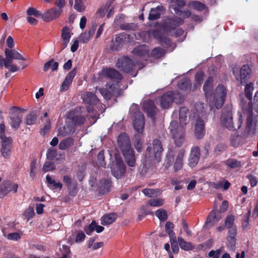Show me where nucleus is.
<instances>
[{
    "instance_id": "obj_40",
    "label": "nucleus",
    "mask_w": 258,
    "mask_h": 258,
    "mask_svg": "<svg viewBox=\"0 0 258 258\" xmlns=\"http://www.w3.org/2000/svg\"><path fill=\"white\" fill-rule=\"evenodd\" d=\"M132 53L138 56H143L148 54L149 50L146 46L140 45L134 48Z\"/></svg>"
},
{
    "instance_id": "obj_58",
    "label": "nucleus",
    "mask_w": 258,
    "mask_h": 258,
    "mask_svg": "<svg viewBox=\"0 0 258 258\" xmlns=\"http://www.w3.org/2000/svg\"><path fill=\"white\" fill-rule=\"evenodd\" d=\"M55 164L53 162L47 161L44 164L42 167V171L44 172L55 169Z\"/></svg>"
},
{
    "instance_id": "obj_34",
    "label": "nucleus",
    "mask_w": 258,
    "mask_h": 258,
    "mask_svg": "<svg viewBox=\"0 0 258 258\" xmlns=\"http://www.w3.org/2000/svg\"><path fill=\"white\" fill-rule=\"evenodd\" d=\"M46 181L47 186L53 190L57 189L60 190L62 188V184L60 181L56 182L48 174L46 176Z\"/></svg>"
},
{
    "instance_id": "obj_4",
    "label": "nucleus",
    "mask_w": 258,
    "mask_h": 258,
    "mask_svg": "<svg viewBox=\"0 0 258 258\" xmlns=\"http://www.w3.org/2000/svg\"><path fill=\"white\" fill-rule=\"evenodd\" d=\"M5 58L0 55V56L2 58L1 61L4 67L9 69L10 72H16L19 70V68L16 64H12L14 59L26 60L25 57L13 48H5Z\"/></svg>"
},
{
    "instance_id": "obj_22",
    "label": "nucleus",
    "mask_w": 258,
    "mask_h": 258,
    "mask_svg": "<svg viewBox=\"0 0 258 258\" xmlns=\"http://www.w3.org/2000/svg\"><path fill=\"white\" fill-rule=\"evenodd\" d=\"M205 135V122L202 119H198L195 127V135L197 139H202Z\"/></svg>"
},
{
    "instance_id": "obj_57",
    "label": "nucleus",
    "mask_w": 258,
    "mask_h": 258,
    "mask_svg": "<svg viewBox=\"0 0 258 258\" xmlns=\"http://www.w3.org/2000/svg\"><path fill=\"white\" fill-rule=\"evenodd\" d=\"M137 27V24L134 23H123L120 25V29L123 30H135Z\"/></svg>"
},
{
    "instance_id": "obj_14",
    "label": "nucleus",
    "mask_w": 258,
    "mask_h": 258,
    "mask_svg": "<svg viewBox=\"0 0 258 258\" xmlns=\"http://www.w3.org/2000/svg\"><path fill=\"white\" fill-rule=\"evenodd\" d=\"M127 35L123 33H120L115 36V39L112 40L110 44V48L114 51H118L123 46L126 41Z\"/></svg>"
},
{
    "instance_id": "obj_1",
    "label": "nucleus",
    "mask_w": 258,
    "mask_h": 258,
    "mask_svg": "<svg viewBox=\"0 0 258 258\" xmlns=\"http://www.w3.org/2000/svg\"><path fill=\"white\" fill-rule=\"evenodd\" d=\"M213 88V77L209 76L203 86V91L205 97L209 100V104L211 108L215 107L219 109L221 108L225 102L226 97V89L221 84L218 85L212 93Z\"/></svg>"
},
{
    "instance_id": "obj_16",
    "label": "nucleus",
    "mask_w": 258,
    "mask_h": 258,
    "mask_svg": "<svg viewBox=\"0 0 258 258\" xmlns=\"http://www.w3.org/2000/svg\"><path fill=\"white\" fill-rule=\"evenodd\" d=\"M143 108L148 117L152 119H155L157 113V107L153 101L151 100L145 101L143 103Z\"/></svg>"
},
{
    "instance_id": "obj_56",
    "label": "nucleus",
    "mask_w": 258,
    "mask_h": 258,
    "mask_svg": "<svg viewBox=\"0 0 258 258\" xmlns=\"http://www.w3.org/2000/svg\"><path fill=\"white\" fill-rule=\"evenodd\" d=\"M99 93L103 96L106 100L111 99L112 93L106 88H100L98 89Z\"/></svg>"
},
{
    "instance_id": "obj_46",
    "label": "nucleus",
    "mask_w": 258,
    "mask_h": 258,
    "mask_svg": "<svg viewBox=\"0 0 258 258\" xmlns=\"http://www.w3.org/2000/svg\"><path fill=\"white\" fill-rule=\"evenodd\" d=\"M171 93L170 95L171 96L172 100H173V103L174 102L176 104H181L184 100V96L178 91H169Z\"/></svg>"
},
{
    "instance_id": "obj_38",
    "label": "nucleus",
    "mask_w": 258,
    "mask_h": 258,
    "mask_svg": "<svg viewBox=\"0 0 258 258\" xmlns=\"http://www.w3.org/2000/svg\"><path fill=\"white\" fill-rule=\"evenodd\" d=\"M177 86L181 90L188 91L190 90L191 83L189 79L183 78L178 81Z\"/></svg>"
},
{
    "instance_id": "obj_8",
    "label": "nucleus",
    "mask_w": 258,
    "mask_h": 258,
    "mask_svg": "<svg viewBox=\"0 0 258 258\" xmlns=\"http://www.w3.org/2000/svg\"><path fill=\"white\" fill-rule=\"evenodd\" d=\"M81 107H76L71 110L68 113V117L75 125H83L86 120V116L82 114Z\"/></svg>"
},
{
    "instance_id": "obj_48",
    "label": "nucleus",
    "mask_w": 258,
    "mask_h": 258,
    "mask_svg": "<svg viewBox=\"0 0 258 258\" xmlns=\"http://www.w3.org/2000/svg\"><path fill=\"white\" fill-rule=\"evenodd\" d=\"M243 137L238 135H234L231 136L230 143L234 147H237L244 143Z\"/></svg>"
},
{
    "instance_id": "obj_21",
    "label": "nucleus",
    "mask_w": 258,
    "mask_h": 258,
    "mask_svg": "<svg viewBox=\"0 0 258 258\" xmlns=\"http://www.w3.org/2000/svg\"><path fill=\"white\" fill-rule=\"evenodd\" d=\"M221 216L217 210H213L208 215L205 226L212 227L218 222L221 219Z\"/></svg>"
},
{
    "instance_id": "obj_24",
    "label": "nucleus",
    "mask_w": 258,
    "mask_h": 258,
    "mask_svg": "<svg viewBox=\"0 0 258 258\" xmlns=\"http://www.w3.org/2000/svg\"><path fill=\"white\" fill-rule=\"evenodd\" d=\"M125 162L130 167H135L136 165V158L134 151L132 148L122 152Z\"/></svg>"
},
{
    "instance_id": "obj_17",
    "label": "nucleus",
    "mask_w": 258,
    "mask_h": 258,
    "mask_svg": "<svg viewBox=\"0 0 258 258\" xmlns=\"http://www.w3.org/2000/svg\"><path fill=\"white\" fill-rule=\"evenodd\" d=\"M239 73L240 84L243 85L247 83L249 80L251 76V70L249 65L244 64L241 67Z\"/></svg>"
},
{
    "instance_id": "obj_41",
    "label": "nucleus",
    "mask_w": 258,
    "mask_h": 258,
    "mask_svg": "<svg viewBox=\"0 0 258 258\" xmlns=\"http://www.w3.org/2000/svg\"><path fill=\"white\" fill-rule=\"evenodd\" d=\"M254 89L253 87V83L252 82H249V83H247L245 85L244 88V94L246 98L249 100V103L252 104V91Z\"/></svg>"
},
{
    "instance_id": "obj_64",
    "label": "nucleus",
    "mask_w": 258,
    "mask_h": 258,
    "mask_svg": "<svg viewBox=\"0 0 258 258\" xmlns=\"http://www.w3.org/2000/svg\"><path fill=\"white\" fill-rule=\"evenodd\" d=\"M34 215V209L32 207H29L23 213V215L28 220L33 218Z\"/></svg>"
},
{
    "instance_id": "obj_7",
    "label": "nucleus",
    "mask_w": 258,
    "mask_h": 258,
    "mask_svg": "<svg viewBox=\"0 0 258 258\" xmlns=\"http://www.w3.org/2000/svg\"><path fill=\"white\" fill-rule=\"evenodd\" d=\"M183 23L184 20L182 18L174 16L172 18L166 19L162 24V28L163 30L166 32H171Z\"/></svg>"
},
{
    "instance_id": "obj_47",
    "label": "nucleus",
    "mask_w": 258,
    "mask_h": 258,
    "mask_svg": "<svg viewBox=\"0 0 258 258\" xmlns=\"http://www.w3.org/2000/svg\"><path fill=\"white\" fill-rule=\"evenodd\" d=\"M58 67V63L54 61L53 59H51L46 62L43 67V71L46 72L49 69H50L51 71L53 72L56 71Z\"/></svg>"
},
{
    "instance_id": "obj_12",
    "label": "nucleus",
    "mask_w": 258,
    "mask_h": 258,
    "mask_svg": "<svg viewBox=\"0 0 258 258\" xmlns=\"http://www.w3.org/2000/svg\"><path fill=\"white\" fill-rule=\"evenodd\" d=\"M200 147L198 146H193L191 148L188 159V164L190 167H194L198 164L200 160Z\"/></svg>"
},
{
    "instance_id": "obj_62",
    "label": "nucleus",
    "mask_w": 258,
    "mask_h": 258,
    "mask_svg": "<svg viewBox=\"0 0 258 258\" xmlns=\"http://www.w3.org/2000/svg\"><path fill=\"white\" fill-rule=\"evenodd\" d=\"M104 159V151L102 150L100 151L97 155V160L100 165L102 167L105 168L106 164L105 162Z\"/></svg>"
},
{
    "instance_id": "obj_18",
    "label": "nucleus",
    "mask_w": 258,
    "mask_h": 258,
    "mask_svg": "<svg viewBox=\"0 0 258 258\" xmlns=\"http://www.w3.org/2000/svg\"><path fill=\"white\" fill-rule=\"evenodd\" d=\"M117 144L121 152L132 148L130 138L125 134L118 136Z\"/></svg>"
},
{
    "instance_id": "obj_61",
    "label": "nucleus",
    "mask_w": 258,
    "mask_h": 258,
    "mask_svg": "<svg viewBox=\"0 0 258 258\" xmlns=\"http://www.w3.org/2000/svg\"><path fill=\"white\" fill-rule=\"evenodd\" d=\"M74 8L79 12H82L85 10V6L82 0H75Z\"/></svg>"
},
{
    "instance_id": "obj_10",
    "label": "nucleus",
    "mask_w": 258,
    "mask_h": 258,
    "mask_svg": "<svg viewBox=\"0 0 258 258\" xmlns=\"http://www.w3.org/2000/svg\"><path fill=\"white\" fill-rule=\"evenodd\" d=\"M134 113L135 119L134 121V127L135 130L141 134L144 129L145 124V117L144 114L140 112L138 107H136L132 111Z\"/></svg>"
},
{
    "instance_id": "obj_49",
    "label": "nucleus",
    "mask_w": 258,
    "mask_h": 258,
    "mask_svg": "<svg viewBox=\"0 0 258 258\" xmlns=\"http://www.w3.org/2000/svg\"><path fill=\"white\" fill-rule=\"evenodd\" d=\"M165 54V51L160 47L154 48L151 52V56L155 59L160 58L164 56Z\"/></svg>"
},
{
    "instance_id": "obj_31",
    "label": "nucleus",
    "mask_w": 258,
    "mask_h": 258,
    "mask_svg": "<svg viewBox=\"0 0 258 258\" xmlns=\"http://www.w3.org/2000/svg\"><path fill=\"white\" fill-rule=\"evenodd\" d=\"M76 75V69L74 68L69 73L61 85V90H67Z\"/></svg>"
},
{
    "instance_id": "obj_20",
    "label": "nucleus",
    "mask_w": 258,
    "mask_h": 258,
    "mask_svg": "<svg viewBox=\"0 0 258 258\" xmlns=\"http://www.w3.org/2000/svg\"><path fill=\"white\" fill-rule=\"evenodd\" d=\"M62 13L60 10L54 7L44 13L42 19L45 22H50L57 18Z\"/></svg>"
},
{
    "instance_id": "obj_44",
    "label": "nucleus",
    "mask_w": 258,
    "mask_h": 258,
    "mask_svg": "<svg viewBox=\"0 0 258 258\" xmlns=\"http://www.w3.org/2000/svg\"><path fill=\"white\" fill-rule=\"evenodd\" d=\"M177 240L178 244L182 249L189 251L193 249L192 243L185 241L182 237H178Z\"/></svg>"
},
{
    "instance_id": "obj_23",
    "label": "nucleus",
    "mask_w": 258,
    "mask_h": 258,
    "mask_svg": "<svg viewBox=\"0 0 258 258\" xmlns=\"http://www.w3.org/2000/svg\"><path fill=\"white\" fill-rule=\"evenodd\" d=\"M153 155L155 159L159 162L161 159V155L163 151L161 142L158 139H154L153 141Z\"/></svg>"
},
{
    "instance_id": "obj_28",
    "label": "nucleus",
    "mask_w": 258,
    "mask_h": 258,
    "mask_svg": "<svg viewBox=\"0 0 258 258\" xmlns=\"http://www.w3.org/2000/svg\"><path fill=\"white\" fill-rule=\"evenodd\" d=\"M111 186V181L109 179H103L100 181L98 191L100 194L104 195L108 192Z\"/></svg>"
},
{
    "instance_id": "obj_51",
    "label": "nucleus",
    "mask_w": 258,
    "mask_h": 258,
    "mask_svg": "<svg viewBox=\"0 0 258 258\" xmlns=\"http://www.w3.org/2000/svg\"><path fill=\"white\" fill-rule=\"evenodd\" d=\"M224 163L226 166H228L230 168L240 167L241 166V163L240 161L233 158H230L226 160L224 162Z\"/></svg>"
},
{
    "instance_id": "obj_55",
    "label": "nucleus",
    "mask_w": 258,
    "mask_h": 258,
    "mask_svg": "<svg viewBox=\"0 0 258 258\" xmlns=\"http://www.w3.org/2000/svg\"><path fill=\"white\" fill-rule=\"evenodd\" d=\"M155 215L161 221H165L167 219V212L164 209L157 210L155 212Z\"/></svg>"
},
{
    "instance_id": "obj_39",
    "label": "nucleus",
    "mask_w": 258,
    "mask_h": 258,
    "mask_svg": "<svg viewBox=\"0 0 258 258\" xmlns=\"http://www.w3.org/2000/svg\"><path fill=\"white\" fill-rule=\"evenodd\" d=\"M144 141L142 138L141 134H138L134 136L133 143L135 149L138 152H141L142 150V145Z\"/></svg>"
},
{
    "instance_id": "obj_50",
    "label": "nucleus",
    "mask_w": 258,
    "mask_h": 258,
    "mask_svg": "<svg viewBox=\"0 0 258 258\" xmlns=\"http://www.w3.org/2000/svg\"><path fill=\"white\" fill-rule=\"evenodd\" d=\"M189 7L198 11H202L206 8V6L204 4L196 1L189 3Z\"/></svg>"
},
{
    "instance_id": "obj_11",
    "label": "nucleus",
    "mask_w": 258,
    "mask_h": 258,
    "mask_svg": "<svg viewBox=\"0 0 258 258\" xmlns=\"http://www.w3.org/2000/svg\"><path fill=\"white\" fill-rule=\"evenodd\" d=\"M18 188V184L9 180L4 181L0 184V198H4L11 191L17 192Z\"/></svg>"
},
{
    "instance_id": "obj_37",
    "label": "nucleus",
    "mask_w": 258,
    "mask_h": 258,
    "mask_svg": "<svg viewBox=\"0 0 258 258\" xmlns=\"http://www.w3.org/2000/svg\"><path fill=\"white\" fill-rule=\"evenodd\" d=\"M11 126L12 128L18 129L20 127V123L22 121V117L18 114L12 113L10 116Z\"/></svg>"
},
{
    "instance_id": "obj_33",
    "label": "nucleus",
    "mask_w": 258,
    "mask_h": 258,
    "mask_svg": "<svg viewBox=\"0 0 258 258\" xmlns=\"http://www.w3.org/2000/svg\"><path fill=\"white\" fill-rule=\"evenodd\" d=\"M56 258H71L70 248L67 245H62L59 248V251L56 253Z\"/></svg>"
},
{
    "instance_id": "obj_5",
    "label": "nucleus",
    "mask_w": 258,
    "mask_h": 258,
    "mask_svg": "<svg viewBox=\"0 0 258 258\" xmlns=\"http://www.w3.org/2000/svg\"><path fill=\"white\" fill-rule=\"evenodd\" d=\"M221 120L222 125H224L229 131L239 129L242 123V115L241 114L239 116L237 123L236 124L233 123L232 115L231 111L223 112L221 116Z\"/></svg>"
},
{
    "instance_id": "obj_45",
    "label": "nucleus",
    "mask_w": 258,
    "mask_h": 258,
    "mask_svg": "<svg viewBox=\"0 0 258 258\" xmlns=\"http://www.w3.org/2000/svg\"><path fill=\"white\" fill-rule=\"evenodd\" d=\"M75 131L74 126L70 124H66L62 128H60L59 133L62 136H66L70 134H73Z\"/></svg>"
},
{
    "instance_id": "obj_15",
    "label": "nucleus",
    "mask_w": 258,
    "mask_h": 258,
    "mask_svg": "<svg viewBox=\"0 0 258 258\" xmlns=\"http://www.w3.org/2000/svg\"><path fill=\"white\" fill-rule=\"evenodd\" d=\"M102 75L104 77L119 82L122 78V75L114 68H107L102 70Z\"/></svg>"
},
{
    "instance_id": "obj_60",
    "label": "nucleus",
    "mask_w": 258,
    "mask_h": 258,
    "mask_svg": "<svg viewBox=\"0 0 258 258\" xmlns=\"http://www.w3.org/2000/svg\"><path fill=\"white\" fill-rule=\"evenodd\" d=\"M61 37L62 40H65L66 42H69L71 35L70 30L68 27H64L61 30Z\"/></svg>"
},
{
    "instance_id": "obj_29",
    "label": "nucleus",
    "mask_w": 258,
    "mask_h": 258,
    "mask_svg": "<svg viewBox=\"0 0 258 258\" xmlns=\"http://www.w3.org/2000/svg\"><path fill=\"white\" fill-rule=\"evenodd\" d=\"M83 100L88 105H94V106L97 105L99 102L96 95L91 92H87L83 95Z\"/></svg>"
},
{
    "instance_id": "obj_25",
    "label": "nucleus",
    "mask_w": 258,
    "mask_h": 258,
    "mask_svg": "<svg viewBox=\"0 0 258 258\" xmlns=\"http://www.w3.org/2000/svg\"><path fill=\"white\" fill-rule=\"evenodd\" d=\"M185 154V149L181 148L178 151L175 161L173 164V168L175 172L180 170L182 168L183 164V157Z\"/></svg>"
},
{
    "instance_id": "obj_27",
    "label": "nucleus",
    "mask_w": 258,
    "mask_h": 258,
    "mask_svg": "<svg viewBox=\"0 0 258 258\" xmlns=\"http://www.w3.org/2000/svg\"><path fill=\"white\" fill-rule=\"evenodd\" d=\"M171 93L168 91L164 93L160 97V104L161 108L164 109H167L169 108L173 103V100H172Z\"/></svg>"
},
{
    "instance_id": "obj_2",
    "label": "nucleus",
    "mask_w": 258,
    "mask_h": 258,
    "mask_svg": "<svg viewBox=\"0 0 258 258\" xmlns=\"http://www.w3.org/2000/svg\"><path fill=\"white\" fill-rule=\"evenodd\" d=\"M213 88V77L209 76L203 86V91L205 97L209 100V104L211 108L215 107L219 109L221 108L225 102L226 97V89L221 84L218 85L212 93Z\"/></svg>"
},
{
    "instance_id": "obj_9",
    "label": "nucleus",
    "mask_w": 258,
    "mask_h": 258,
    "mask_svg": "<svg viewBox=\"0 0 258 258\" xmlns=\"http://www.w3.org/2000/svg\"><path fill=\"white\" fill-rule=\"evenodd\" d=\"M116 67L121 71L130 73L134 70L135 65L132 59L127 56H124L117 59Z\"/></svg>"
},
{
    "instance_id": "obj_19",
    "label": "nucleus",
    "mask_w": 258,
    "mask_h": 258,
    "mask_svg": "<svg viewBox=\"0 0 258 258\" xmlns=\"http://www.w3.org/2000/svg\"><path fill=\"white\" fill-rule=\"evenodd\" d=\"M62 13L60 10L54 7L44 13L42 19L45 22H50L57 18Z\"/></svg>"
},
{
    "instance_id": "obj_36",
    "label": "nucleus",
    "mask_w": 258,
    "mask_h": 258,
    "mask_svg": "<svg viewBox=\"0 0 258 258\" xmlns=\"http://www.w3.org/2000/svg\"><path fill=\"white\" fill-rule=\"evenodd\" d=\"M46 181L47 186L53 190L57 189L60 190L62 188V184L60 181L56 182L48 174L46 176Z\"/></svg>"
},
{
    "instance_id": "obj_3",
    "label": "nucleus",
    "mask_w": 258,
    "mask_h": 258,
    "mask_svg": "<svg viewBox=\"0 0 258 258\" xmlns=\"http://www.w3.org/2000/svg\"><path fill=\"white\" fill-rule=\"evenodd\" d=\"M189 114L188 109L185 106L180 107L179 109V119L180 125L175 120L171 121L168 129L170 135L174 140L175 145L180 147L185 140V133L183 125L187 123V115Z\"/></svg>"
},
{
    "instance_id": "obj_54",
    "label": "nucleus",
    "mask_w": 258,
    "mask_h": 258,
    "mask_svg": "<svg viewBox=\"0 0 258 258\" xmlns=\"http://www.w3.org/2000/svg\"><path fill=\"white\" fill-rule=\"evenodd\" d=\"M148 204L151 207H159L164 204V200L161 198L151 199L149 201Z\"/></svg>"
},
{
    "instance_id": "obj_63",
    "label": "nucleus",
    "mask_w": 258,
    "mask_h": 258,
    "mask_svg": "<svg viewBox=\"0 0 258 258\" xmlns=\"http://www.w3.org/2000/svg\"><path fill=\"white\" fill-rule=\"evenodd\" d=\"M96 226V222L95 221H93L88 227L84 228V231L87 235H90L95 230Z\"/></svg>"
},
{
    "instance_id": "obj_32",
    "label": "nucleus",
    "mask_w": 258,
    "mask_h": 258,
    "mask_svg": "<svg viewBox=\"0 0 258 258\" xmlns=\"http://www.w3.org/2000/svg\"><path fill=\"white\" fill-rule=\"evenodd\" d=\"M117 215L114 213H110L106 214L102 217L101 219V223L103 225H108L111 224L116 220Z\"/></svg>"
},
{
    "instance_id": "obj_42",
    "label": "nucleus",
    "mask_w": 258,
    "mask_h": 258,
    "mask_svg": "<svg viewBox=\"0 0 258 258\" xmlns=\"http://www.w3.org/2000/svg\"><path fill=\"white\" fill-rule=\"evenodd\" d=\"M74 141L72 138H68L62 140L59 144V149L64 150L74 145Z\"/></svg>"
},
{
    "instance_id": "obj_53",
    "label": "nucleus",
    "mask_w": 258,
    "mask_h": 258,
    "mask_svg": "<svg viewBox=\"0 0 258 258\" xmlns=\"http://www.w3.org/2000/svg\"><path fill=\"white\" fill-rule=\"evenodd\" d=\"M148 34L149 36L153 37L154 38L156 39L158 42L160 41L161 38L163 36V34L161 31L157 29H154L151 31H149L148 32Z\"/></svg>"
},
{
    "instance_id": "obj_26",
    "label": "nucleus",
    "mask_w": 258,
    "mask_h": 258,
    "mask_svg": "<svg viewBox=\"0 0 258 258\" xmlns=\"http://www.w3.org/2000/svg\"><path fill=\"white\" fill-rule=\"evenodd\" d=\"M248 106V109L246 110L247 116L246 118V127L247 130L250 131L252 128L255 127L256 123L253 119L252 104L249 103Z\"/></svg>"
},
{
    "instance_id": "obj_35",
    "label": "nucleus",
    "mask_w": 258,
    "mask_h": 258,
    "mask_svg": "<svg viewBox=\"0 0 258 258\" xmlns=\"http://www.w3.org/2000/svg\"><path fill=\"white\" fill-rule=\"evenodd\" d=\"M46 181L47 186L53 190L57 189L60 190L62 188V184L60 181L56 182L48 174L46 176Z\"/></svg>"
},
{
    "instance_id": "obj_59",
    "label": "nucleus",
    "mask_w": 258,
    "mask_h": 258,
    "mask_svg": "<svg viewBox=\"0 0 258 258\" xmlns=\"http://www.w3.org/2000/svg\"><path fill=\"white\" fill-rule=\"evenodd\" d=\"M57 155V151L54 148H49L46 152V158L49 160H53Z\"/></svg>"
},
{
    "instance_id": "obj_30",
    "label": "nucleus",
    "mask_w": 258,
    "mask_h": 258,
    "mask_svg": "<svg viewBox=\"0 0 258 258\" xmlns=\"http://www.w3.org/2000/svg\"><path fill=\"white\" fill-rule=\"evenodd\" d=\"M164 7L162 6H158L155 8L151 9L148 20L149 21H154L159 19L161 17V12L163 10Z\"/></svg>"
},
{
    "instance_id": "obj_13",
    "label": "nucleus",
    "mask_w": 258,
    "mask_h": 258,
    "mask_svg": "<svg viewBox=\"0 0 258 258\" xmlns=\"http://www.w3.org/2000/svg\"><path fill=\"white\" fill-rule=\"evenodd\" d=\"M2 141L1 154L5 158L9 159L11 155L13 139L11 137H9L8 139Z\"/></svg>"
},
{
    "instance_id": "obj_6",
    "label": "nucleus",
    "mask_w": 258,
    "mask_h": 258,
    "mask_svg": "<svg viewBox=\"0 0 258 258\" xmlns=\"http://www.w3.org/2000/svg\"><path fill=\"white\" fill-rule=\"evenodd\" d=\"M115 164L111 168V174L117 179L121 178L126 172V166L121 157L116 155Z\"/></svg>"
},
{
    "instance_id": "obj_52",
    "label": "nucleus",
    "mask_w": 258,
    "mask_h": 258,
    "mask_svg": "<svg viewBox=\"0 0 258 258\" xmlns=\"http://www.w3.org/2000/svg\"><path fill=\"white\" fill-rule=\"evenodd\" d=\"M174 161V154L172 151H169L166 156L164 163V168L168 169L173 164Z\"/></svg>"
},
{
    "instance_id": "obj_43",
    "label": "nucleus",
    "mask_w": 258,
    "mask_h": 258,
    "mask_svg": "<svg viewBox=\"0 0 258 258\" xmlns=\"http://www.w3.org/2000/svg\"><path fill=\"white\" fill-rule=\"evenodd\" d=\"M37 116L36 111H32L27 115L25 118V123L27 125H31L36 123Z\"/></svg>"
}]
</instances>
